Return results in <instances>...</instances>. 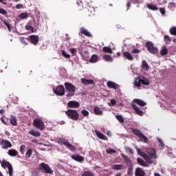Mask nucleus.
I'll list each match as a JSON object with an SVG mask.
<instances>
[{"label": "nucleus", "instance_id": "obj_1", "mask_svg": "<svg viewBox=\"0 0 176 176\" xmlns=\"http://www.w3.org/2000/svg\"><path fill=\"white\" fill-rule=\"evenodd\" d=\"M64 86L65 90L69 92V94L66 95L67 98H71V97H74L76 93V87L74 85V84L68 82H65Z\"/></svg>", "mask_w": 176, "mask_h": 176}, {"label": "nucleus", "instance_id": "obj_2", "mask_svg": "<svg viewBox=\"0 0 176 176\" xmlns=\"http://www.w3.org/2000/svg\"><path fill=\"white\" fill-rule=\"evenodd\" d=\"M65 114L72 120H78L79 119V113L76 110L68 109L65 111Z\"/></svg>", "mask_w": 176, "mask_h": 176}, {"label": "nucleus", "instance_id": "obj_3", "mask_svg": "<svg viewBox=\"0 0 176 176\" xmlns=\"http://www.w3.org/2000/svg\"><path fill=\"white\" fill-rule=\"evenodd\" d=\"M134 85L137 87H141V85H144V86H148L149 85V80H148V79L144 77L142 78L138 77L135 78Z\"/></svg>", "mask_w": 176, "mask_h": 176}, {"label": "nucleus", "instance_id": "obj_4", "mask_svg": "<svg viewBox=\"0 0 176 176\" xmlns=\"http://www.w3.org/2000/svg\"><path fill=\"white\" fill-rule=\"evenodd\" d=\"M38 170H40V171H43L45 174H51L52 175L53 174V170L50 166H49L47 164H45L43 162L40 164Z\"/></svg>", "mask_w": 176, "mask_h": 176}, {"label": "nucleus", "instance_id": "obj_5", "mask_svg": "<svg viewBox=\"0 0 176 176\" xmlns=\"http://www.w3.org/2000/svg\"><path fill=\"white\" fill-rule=\"evenodd\" d=\"M33 126L34 127H36V129H38V130H41L43 131V130H45V123L42 120L39 118H36L33 121Z\"/></svg>", "mask_w": 176, "mask_h": 176}, {"label": "nucleus", "instance_id": "obj_6", "mask_svg": "<svg viewBox=\"0 0 176 176\" xmlns=\"http://www.w3.org/2000/svg\"><path fill=\"white\" fill-rule=\"evenodd\" d=\"M146 47L147 50L149 52V53H151V54H156L157 52H159V50L155 47V45H153V43L151 41H148L146 43Z\"/></svg>", "mask_w": 176, "mask_h": 176}, {"label": "nucleus", "instance_id": "obj_7", "mask_svg": "<svg viewBox=\"0 0 176 176\" xmlns=\"http://www.w3.org/2000/svg\"><path fill=\"white\" fill-rule=\"evenodd\" d=\"M54 93L56 94V96L63 97V96L65 94V88H64V85L57 86L56 88L54 89Z\"/></svg>", "mask_w": 176, "mask_h": 176}, {"label": "nucleus", "instance_id": "obj_8", "mask_svg": "<svg viewBox=\"0 0 176 176\" xmlns=\"http://www.w3.org/2000/svg\"><path fill=\"white\" fill-rule=\"evenodd\" d=\"M136 151H137L138 155H140V156H142V157L145 159L146 162L147 163H149V164H151L152 160L149 157V155H148V154L145 153L144 152H143L142 151H141V149H140L138 148H136Z\"/></svg>", "mask_w": 176, "mask_h": 176}, {"label": "nucleus", "instance_id": "obj_9", "mask_svg": "<svg viewBox=\"0 0 176 176\" xmlns=\"http://www.w3.org/2000/svg\"><path fill=\"white\" fill-rule=\"evenodd\" d=\"M28 41L32 43V45H34V46H36L38 45V43L39 42V36L38 35H30L28 38Z\"/></svg>", "mask_w": 176, "mask_h": 176}, {"label": "nucleus", "instance_id": "obj_10", "mask_svg": "<svg viewBox=\"0 0 176 176\" xmlns=\"http://www.w3.org/2000/svg\"><path fill=\"white\" fill-rule=\"evenodd\" d=\"M0 145H1L3 149H8V148H12V143L7 140H1L0 142Z\"/></svg>", "mask_w": 176, "mask_h": 176}, {"label": "nucleus", "instance_id": "obj_11", "mask_svg": "<svg viewBox=\"0 0 176 176\" xmlns=\"http://www.w3.org/2000/svg\"><path fill=\"white\" fill-rule=\"evenodd\" d=\"M80 82L84 86H87V85H94V80L87 79L85 78H80Z\"/></svg>", "mask_w": 176, "mask_h": 176}, {"label": "nucleus", "instance_id": "obj_12", "mask_svg": "<svg viewBox=\"0 0 176 176\" xmlns=\"http://www.w3.org/2000/svg\"><path fill=\"white\" fill-rule=\"evenodd\" d=\"M67 107L68 108H79L80 107V104H79L78 102L74 101V100H71L67 103Z\"/></svg>", "mask_w": 176, "mask_h": 176}, {"label": "nucleus", "instance_id": "obj_13", "mask_svg": "<svg viewBox=\"0 0 176 176\" xmlns=\"http://www.w3.org/2000/svg\"><path fill=\"white\" fill-rule=\"evenodd\" d=\"M147 153L148 157L152 159H156V150L155 148H151L147 150Z\"/></svg>", "mask_w": 176, "mask_h": 176}, {"label": "nucleus", "instance_id": "obj_14", "mask_svg": "<svg viewBox=\"0 0 176 176\" xmlns=\"http://www.w3.org/2000/svg\"><path fill=\"white\" fill-rule=\"evenodd\" d=\"M63 145H65V146H67L72 152H74V151H76V148H75V146L72 144H69L68 140L63 142Z\"/></svg>", "mask_w": 176, "mask_h": 176}, {"label": "nucleus", "instance_id": "obj_15", "mask_svg": "<svg viewBox=\"0 0 176 176\" xmlns=\"http://www.w3.org/2000/svg\"><path fill=\"white\" fill-rule=\"evenodd\" d=\"M95 133H96L97 137L98 138H100V140H103L104 141H107L108 140V138H107V136L105 135H104L102 133L99 132L97 130L95 131Z\"/></svg>", "mask_w": 176, "mask_h": 176}, {"label": "nucleus", "instance_id": "obj_16", "mask_svg": "<svg viewBox=\"0 0 176 176\" xmlns=\"http://www.w3.org/2000/svg\"><path fill=\"white\" fill-rule=\"evenodd\" d=\"M107 85L109 89H119V85L112 81L107 82Z\"/></svg>", "mask_w": 176, "mask_h": 176}, {"label": "nucleus", "instance_id": "obj_17", "mask_svg": "<svg viewBox=\"0 0 176 176\" xmlns=\"http://www.w3.org/2000/svg\"><path fill=\"white\" fill-rule=\"evenodd\" d=\"M72 158L74 160H76V162H83V160H85V158H83V157L78 155V154H74L72 155Z\"/></svg>", "mask_w": 176, "mask_h": 176}, {"label": "nucleus", "instance_id": "obj_18", "mask_svg": "<svg viewBox=\"0 0 176 176\" xmlns=\"http://www.w3.org/2000/svg\"><path fill=\"white\" fill-rule=\"evenodd\" d=\"M132 108H133V110H135L136 113H138L139 115V116H144V111H142L141 109H139V108H138V107H137V105L132 104Z\"/></svg>", "mask_w": 176, "mask_h": 176}, {"label": "nucleus", "instance_id": "obj_19", "mask_svg": "<svg viewBox=\"0 0 176 176\" xmlns=\"http://www.w3.org/2000/svg\"><path fill=\"white\" fill-rule=\"evenodd\" d=\"M135 176H145V171L141 168H137L135 173Z\"/></svg>", "mask_w": 176, "mask_h": 176}, {"label": "nucleus", "instance_id": "obj_20", "mask_svg": "<svg viewBox=\"0 0 176 176\" xmlns=\"http://www.w3.org/2000/svg\"><path fill=\"white\" fill-rule=\"evenodd\" d=\"M80 34L85 35V36H91V34H90L89 31L83 27L80 28Z\"/></svg>", "mask_w": 176, "mask_h": 176}, {"label": "nucleus", "instance_id": "obj_21", "mask_svg": "<svg viewBox=\"0 0 176 176\" xmlns=\"http://www.w3.org/2000/svg\"><path fill=\"white\" fill-rule=\"evenodd\" d=\"M124 57H126L127 60H129V61H133L134 60V57H133V55L129 52H124L122 53Z\"/></svg>", "mask_w": 176, "mask_h": 176}, {"label": "nucleus", "instance_id": "obj_22", "mask_svg": "<svg viewBox=\"0 0 176 176\" xmlns=\"http://www.w3.org/2000/svg\"><path fill=\"white\" fill-rule=\"evenodd\" d=\"M1 166L3 167V168H9V167H10L12 166V164H10V162L3 160V161H1Z\"/></svg>", "mask_w": 176, "mask_h": 176}, {"label": "nucleus", "instance_id": "obj_23", "mask_svg": "<svg viewBox=\"0 0 176 176\" xmlns=\"http://www.w3.org/2000/svg\"><path fill=\"white\" fill-rule=\"evenodd\" d=\"M131 131L134 133L135 135H136L138 138L142 134L141 130L138 129L131 128Z\"/></svg>", "mask_w": 176, "mask_h": 176}, {"label": "nucleus", "instance_id": "obj_24", "mask_svg": "<svg viewBox=\"0 0 176 176\" xmlns=\"http://www.w3.org/2000/svg\"><path fill=\"white\" fill-rule=\"evenodd\" d=\"M142 68L144 71H149V65H148L146 60H143L142 61Z\"/></svg>", "mask_w": 176, "mask_h": 176}, {"label": "nucleus", "instance_id": "obj_25", "mask_svg": "<svg viewBox=\"0 0 176 176\" xmlns=\"http://www.w3.org/2000/svg\"><path fill=\"white\" fill-rule=\"evenodd\" d=\"M10 122L12 126H17V118H16L14 116H11Z\"/></svg>", "mask_w": 176, "mask_h": 176}, {"label": "nucleus", "instance_id": "obj_26", "mask_svg": "<svg viewBox=\"0 0 176 176\" xmlns=\"http://www.w3.org/2000/svg\"><path fill=\"white\" fill-rule=\"evenodd\" d=\"M133 102H135V104H138V105H140V107H145V105H146V102L140 99H134Z\"/></svg>", "mask_w": 176, "mask_h": 176}, {"label": "nucleus", "instance_id": "obj_27", "mask_svg": "<svg viewBox=\"0 0 176 176\" xmlns=\"http://www.w3.org/2000/svg\"><path fill=\"white\" fill-rule=\"evenodd\" d=\"M137 162L140 164V166H142L143 167H148V164L144 161V160L138 157L137 158Z\"/></svg>", "mask_w": 176, "mask_h": 176}, {"label": "nucleus", "instance_id": "obj_28", "mask_svg": "<svg viewBox=\"0 0 176 176\" xmlns=\"http://www.w3.org/2000/svg\"><path fill=\"white\" fill-rule=\"evenodd\" d=\"M9 156L14 157L19 155V152L14 149H10L8 152Z\"/></svg>", "mask_w": 176, "mask_h": 176}, {"label": "nucleus", "instance_id": "obj_29", "mask_svg": "<svg viewBox=\"0 0 176 176\" xmlns=\"http://www.w3.org/2000/svg\"><path fill=\"white\" fill-rule=\"evenodd\" d=\"M28 133L30 135H33V137H41V132L35 131L34 129L30 131Z\"/></svg>", "mask_w": 176, "mask_h": 176}, {"label": "nucleus", "instance_id": "obj_30", "mask_svg": "<svg viewBox=\"0 0 176 176\" xmlns=\"http://www.w3.org/2000/svg\"><path fill=\"white\" fill-rule=\"evenodd\" d=\"M0 20L5 24V25L7 27L8 30L10 32L12 30V28H11L12 26L10 25V23H9L8 21H6L3 19H2V16H0Z\"/></svg>", "mask_w": 176, "mask_h": 176}, {"label": "nucleus", "instance_id": "obj_31", "mask_svg": "<svg viewBox=\"0 0 176 176\" xmlns=\"http://www.w3.org/2000/svg\"><path fill=\"white\" fill-rule=\"evenodd\" d=\"M121 156L122 159H124V163H126V164H129V163H131V160L130 159V157H129V156L124 155V153H122Z\"/></svg>", "mask_w": 176, "mask_h": 176}, {"label": "nucleus", "instance_id": "obj_32", "mask_svg": "<svg viewBox=\"0 0 176 176\" xmlns=\"http://www.w3.org/2000/svg\"><path fill=\"white\" fill-rule=\"evenodd\" d=\"M168 54V49H167L166 46H164L160 51L161 56H167Z\"/></svg>", "mask_w": 176, "mask_h": 176}, {"label": "nucleus", "instance_id": "obj_33", "mask_svg": "<svg viewBox=\"0 0 176 176\" xmlns=\"http://www.w3.org/2000/svg\"><path fill=\"white\" fill-rule=\"evenodd\" d=\"M94 112L95 115H99V116L102 115V111H101V109H100V107H94Z\"/></svg>", "mask_w": 176, "mask_h": 176}, {"label": "nucleus", "instance_id": "obj_34", "mask_svg": "<svg viewBox=\"0 0 176 176\" xmlns=\"http://www.w3.org/2000/svg\"><path fill=\"white\" fill-rule=\"evenodd\" d=\"M112 170H123V164H114L112 166Z\"/></svg>", "mask_w": 176, "mask_h": 176}, {"label": "nucleus", "instance_id": "obj_35", "mask_svg": "<svg viewBox=\"0 0 176 176\" xmlns=\"http://www.w3.org/2000/svg\"><path fill=\"white\" fill-rule=\"evenodd\" d=\"M147 8L150 10H158L157 6H155V4L148 3L147 4Z\"/></svg>", "mask_w": 176, "mask_h": 176}, {"label": "nucleus", "instance_id": "obj_36", "mask_svg": "<svg viewBox=\"0 0 176 176\" xmlns=\"http://www.w3.org/2000/svg\"><path fill=\"white\" fill-rule=\"evenodd\" d=\"M138 138H140L142 142H148V138L143 133H142Z\"/></svg>", "mask_w": 176, "mask_h": 176}, {"label": "nucleus", "instance_id": "obj_37", "mask_svg": "<svg viewBox=\"0 0 176 176\" xmlns=\"http://www.w3.org/2000/svg\"><path fill=\"white\" fill-rule=\"evenodd\" d=\"M104 53H109L110 54H112V48L109 47H103L102 49Z\"/></svg>", "mask_w": 176, "mask_h": 176}, {"label": "nucleus", "instance_id": "obj_38", "mask_svg": "<svg viewBox=\"0 0 176 176\" xmlns=\"http://www.w3.org/2000/svg\"><path fill=\"white\" fill-rule=\"evenodd\" d=\"M104 60H105V61H109V63H112L113 59H112V56H111L110 55H104L103 56Z\"/></svg>", "mask_w": 176, "mask_h": 176}, {"label": "nucleus", "instance_id": "obj_39", "mask_svg": "<svg viewBox=\"0 0 176 176\" xmlns=\"http://www.w3.org/2000/svg\"><path fill=\"white\" fill-rule=\"evenodd\" d=\"M164 42H166V43H168V45H169V43H171V38L167 35H165L164 37Z\"/></svg>", "mask_w": 176, "mask_h": 176}, {"label": "nucleus", "instance_id": "obj_40", "mask_svg": "<svg viewBox=\"0 0 176 176\" xmlns=\"http://www.w3.org/2000/svg\"><path fill=\"white\" fill-rule=\"evenodd\" d=\"M98 59V56H97L96 54H94L90 58V63H96Z\"/></svg>", "mask_w": 176, "mask_h": 176}, {"label": "nucleus", "instance_id": "obj_41", "mask_svg": "<svg viewBox=\"0 0 176 176\" xmlns=\"http://www.w3.org/2000/svg\"><path fill=\"white\" fill-rule=\"evenodd\" d=\"M20 19H24L28 17V13L27 12H22L19 14Z\"/></svg>", "mask_w": 176, "mask_h": 176}, {"label": "nucleus", "instance_id": "obj_42", "mask_svg": "<svg viewBox=\"0 0 176 176\" xmlns=\"http://www.w3.org/2000/svg\"><path fill=\"white\" fill-rule=\"evenodd\" d=\"M31 156H32V149L30 148L26 152V157H28V159H30Z\"/></svg>", "mask_w": 176, "mask_h": 176}, {"label": "nucleus", "instance_id": "obj_43", "mask_svg": "<svg viewBox=\"0 0 176 176\" xmlns=\"http://www.w3.org/2000/svg\"><path fill=\"white\" fill-rule=\"evenodd\" d=\"M0 14H3V16H8V11L3 8H0Z\"/></svg>", "mask_w": 176, "mask_h": 176}, {"label": "nucleus", "instance_id": "obj_44", "mask_svg": "<svg viewBox=\"0 0 176 176\" xmlns=\"http://www.w3.org/2000/svg\"><path fill=\"white\" fill-rule=\"evenodd\" d=\"M116 119L120 122V123H124V119L123 117L120 115L116 116Z\"/></svg>", "mask_w": 176, "mask_h": 176}, {"label": "nucleus", "instance_id": "obj_45", "mask_svg": "<svg viewBox=\"0 0 176 176\" xmlns=\"http://www.w3.org/2000/svg\"><path fill=\"white\" fill-rule=\"evenodd\" d=\"M81 115H82V116H89V113L87 110L86 109H83L81 111Z\"/></svg>", "mask_w": 176, "mask_h": 176}, {"label": "nucleus", "instance_id": "obj_46", "mask_svg": "<svg viewBox=\"0 0 176 176\" xmlns=\"http://www.w3.org/2000/svg\"><path fill=\"white\" fill-rule=\"evenodd\" d=\"M106 152L108 155H110L111 153H116V151L113 148H108L106 150Z\"/></svg>", "mask_w": 176, "mask_h": 176}, {"label": "nucleus", "instance_id": "obj_47", "mask_svg": "<svg viewBox=\"0 0 176 176\" xmlns=\"http://www.w3.org/2000/svg\"><path fill=\"white\" fill-rule=\"evenodd\" d=\"M26 146L25 145H21L20 146L19 151L22 155H24V152H25Z\"/></svg>", "mask_w": 176, "mask_h": 176}, {"label": "nucleus", "instance_id": "obj_48", "mask_svg": "<svg viewBox=\"0 0 176 176\" xmlns=\"http://www.w3.org/2000/svg\"><path fill=\"white\" fill-rule=\"evenodd\" d=\"M62 56L63 57H65V58H71V55L65 53V51L62 50Z\"/></svg>", "mask_w": 176, "mask_h": 176}, {"label": "nucleus", "instance_id": "obj_49", "mask_svg": "<svg viewBox=\"0 0 176 176\" xmlns=\"http://www.w3.org/2000/svg\"><path fill=\"white\" fill-rule=\"evenodd\" d=\"M25 30L27 31H31L32 32H34V27L31 26V25H27L25 27Z\"/></svg>", "mask_w": 176, "mask_h": 176}, {"label": "nucleus", "instance_id": "obj_50", "mask_svg": "<svg viewBox=\"0 0 176 176\" xmlns=\"http://www.w3.org/2000/svg\"><path fill=\"white\" fill-rule=\"evenodd\" d=\"M170 33L171 35H175L176 36V27H173L170 29Z\"/></svg>", "mask_w": 176, "mask_h": 176}, {"label": "nucleus", "instance_id": "obj_51", "mask_svg": "<svg viewBox=\"0 0 176 176\" xmlns=\"http://www.w3.org/2000/svg\"><path fill=\"white\" fill-rule=\"evenodd\" d=\"M125 150L126 152H128L129 153H131V155H134V151H133V149H131V148L130 147H126Z\"/></svg>", "mask_w": 176, "mask_h": 176}, {"label": "nucleus", "instance_id": "obj_52", "mask_svg": "<svg viewBox=\"0 0 176 176\" xmlns=\"http://www.w3.org/2000/svg\"><path fill=\"white\" fill-rule=\"evenodd\" d=\"M160 12L161 14H162V16H164V14H166V9L164 8H160Z\"/></svg>", "mask_w": 176, "mask_h": 176}, {"label": "nucleus", "instance_id": "obj_53", "mask_svg": "<svg viewBox=\"0 0 176 176\" xmlns=\"http://www.w3.org/2000/svg\"><path fill=\"white\" fill-rule=\"evenodd\" d=\"M8 171H9V175L10 176L13 175V167H12V165H11V166H10L8 168Z\"/></svg>", "mask_w": 176, "mask_h": 176}, {"label": "nucleus", "instance_id": "obj_54", "mask_svg": "<svg viewBox=\"0 0 176 176\" xmlns=\"http://www.w3.org/2000/svg\"><path fill=\"white\" fill-rule=\"evenodd\" d=\"M69 52L72 53L73 56H75L76 54V50L75 48L70 49Z\"/></svg>", "mask_w": 176, "mask_h": 176}, {"label": "nucleus", "instance_id": "obj_55", "mask_svg": "<svg viewBox=\"0 0 176 176\" xmlns=\"http://www.w3.org/2000/svg\"><path fill=\"white\" fill-rule=\"evenodd\" d=\"M158 142L162 148H164V142H163V140H162V139H158Z\"/></svg>", "mask_w": 176, "mask_h": 176}, {"label": "nucleus", "instance_id": "obj_56", "mask_svg": "<svg viewBox=\"0 0 176 176\" xmlns=\"http://www.w3.org/2000/svg\"><path fill=\"white\" fill-rule=\"evenodd\" d=\"M32 176H38L39 175V172L38 170H33L32 172Z\"/></svg>", "mask_w": 176, "mask_h": 176}, {"label": "nucleus", "instance_id": "obj_57", "mask_svg": "<svg viewBox=\"0 0 176 176\" xmlns=\"http://www.w3.org/2000/svg\"><path fill=\"white\" fill-rule=\"evenodd\" d=\"M141 52V50H138V49H133L132 50V53H133L134 54H138V53H140Z\"/></svg>", "mask_w": 176, "mask_h": 176}, {"label": "nucleus", "instance_id": "obj_58", "mask_svg": "<svg viewBox=\"0 0 176 176\" xmlns=\"http://www.w3.org/2000/svg\"><path fill=\"white\" fill-rule=\"evenodd\" d=\"M128 174L129 175H131L133 174V169L131 167L129 168Z\"/></svg>", "mask_w": 176, "mask_h": 176}, {"label": "nucleus", "instance_id": "obj_59", "mask_svg": "<svg viewBox=\"0 0 176 176\" xmlns=\"http://www.w3.org/2000/svg\"><path fill=\"white\" fill-rule=\"evenodd\" d=\"M111 105H115V104H116V100H115V99H111Z\"/></svg>", "mask_w": 176, "mask_h": 176}, {"label": "nucleus", "instance_id": "obj_60", "mask_svg": "<svg viewBox=\"0 0 176 176\" xmlns=\"http://www.w3.org/2000/svg\"><path fill=\"white\" fill-rule=\"evenodd\" d=\"M21 41L22 42V43H24L25 45H28V43H27V41H25V38H23Z\"/></svg>", "mask_w": 176, "mask_h": 176}, {"label": "nucleus", "instance_id": "obj_61", "mask_svg": "<svg viewBox=\"0 0 176 176\" xmlns=\"http://www.w3.org/2000/svg\"><path fill=\"white\" fill-rule=\"evenodd\" d=\"M126 6L128 7L127 10H129V9H130V6H131V1H128L126 3Z\"/></svg>", "mask_w": 176, "mask_h": 176}, {"label": "nucleus", "instance_id": "obj_62", "mask_svg": "<svg viewBox=\"0 0 176 176\" xmlns=\"http://www.w3.org/2000/svg\"><path fill=\"white\" fill-rule=\"evenodd\" d=\"M23 8V4H17L16 5V9H21Z\"/></svg>", "mask_w": 176, "mask_h": 176}, {"label": "nucleus", "instance_id": "obj_63", "mask_svg": "<svg viewBox=\"0 0 176 176\" xmlns=\"http://www.w3.org/2000/svg\"><path fill=\"white\" fill-rule=\"evenodd\" d=\"M8 0H0V3H2L3 5H6V3H5V1H6Z\"/></svg>", "mask_w": 176, "mask_h": 176}, {"label": "nucleus", "instance_id": "obj_64", "mask_svg": "<svg viewBox=\"0 0 176 176\" xmlns=\"http://www.w3.org/2000/svg\"><path fill=\"white\" fill-rule=\"evenodd\" d=\"M154 176H162V175H160L159 173H154Z\"/></svg>", "mask_w": 176, "mask_h": 176}]
</instances>
